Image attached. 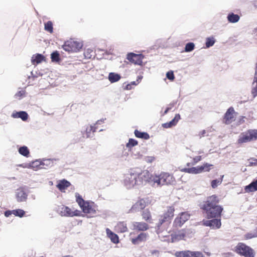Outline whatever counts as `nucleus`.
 Masks as SVG:
<instances>
[{
	"instance_id": "obj_24",
	"label": "nucleus",
	"mask_w": 257,
	"mask_h": 257,
	"mask_svg": "<svg viewBox=\"0 0 257 257\" xmlns=\"http://www.w3.org/2000/svg\"><path fill=\"white\" fill-rule=\"evenodd\" d=\"M107 236L109 237L111 241L114 243H118L119 242L118 236L117 234L113 233L109 228L106 229Z\"/></svg>"
},
{
	"instance_id": "obj_57",
	"label": "nucleus",
	"mask_w": 257,
	"mask_h": 257,
	"mask_svg": "<svg viewBox=\"0 0 257 257\" xmlns=\"http://www.w3.org/2000/svg\"><path fill=\"white\" fill-rule=\"evenodd\" d=\"M63 257H73V256L71 255H67L64 256Z\"/></svg>"
},
{
	"instance_id": "obj_14",
	"label": "nucleus",
	"mask_w": 257,
	"mask_h": 257,
	"mask_svg": "<svg viewBox=\"0 0 257 257\" xmlns=\"http://www.w3.org/2000/svg\"><path fill=\"white\" fill-rule=\"evenodd\" d=\"M126 58L132 63L141 65L143 63V59L144 58V56L142 54L130 53L127 54Z\"/></svg>"
},
{
	"instance_id": "obj_23",
	"label": "nucleus",
	"mask_w": 257,
	"mask_h": 257,
	"mask_svg": "<svg viewBox=\"0 0 257 257\" xmlns=\"http://www.w3.org/2000/svg\"><path fill=\"white\" fill-rule=\"evenodd\" d=\"M11 116L14 118H20L23 121L27 120L28 117V113L24 111H21L19 112L14 111L13 112Z\"/></svg>"
},
{
	"instance_id": "obj_44",
	"label": "nucleus",
	"mask_w": 257,
	"mask_h": 257,
	"mask_svg": "<svg viewBox=\"0 0 257 257\" xmlns=\"http://www.w3.org/2000/svg\"><path fill=\"white\" fill-rule=\"evenodd\" d=\"M249 164L248 166H257V159L251 158L248 160Z\"/></svg>"
},
{
	"instance_id": "obj_47",
	"label": "nucleus",
	"mask_w": 257,
	"mask_h": 257,
	"mask_svg": "<svg viewBox=\"0 0 257 257\" xmlns=\"http://www.w3.org/2000/svg\"><path fill=\"white\" fill-rule=\"evenodd\" d=\"M145 160L147 163H151L155 160V158L153 156H147L145 157Z\"/></svg>"
},
{
	"instance_id": "obj_50",
	"label": "nucleus",
	"mask_w": 257,
	"mask_h": 257,
	"mask_svg": "<svg viewBox=\"0 0 257 257\" xmlns=\"http://www.w3.org/2000/svg\"><path fill=\"white\" fill-rule=\"evenodd\" d=\"M254 80H257V63H256L255 70V74L254 77Z\"/></svg>"
},
{
	"instance_id": "obj_22",
	"label": "nucleus",
	"mask_w": 257,
	"mask_h": 257,
	"mask_svg": "<svg viewBox=\"0 0 257 257\" xmlns=\"http://www.w3.org/2000/svg\"><path fill=\"white\" fill-rule=\"evenodd\" d=\"M114 230L118 233H123L127 231L126 223L124 221L119 222L114 227Z\"/></svg>"
},
{
	"instance_id": "obj_30",
	"label": "nucleus",
	"mask_w": 257,
	"mask_h": 257,
	"mask_svg": "<svg viewBox=\"0 0 257 257\" xmlns=\"http://www.w3.org/2000/svg\"><path fill=\"white\" fill-rule=\"evenodd\" d=\"M135 136L138 138L143 139L144 140H148L150 138L149 135L146 132H141L137 130L134 132Z\"/></svg>"
},
{
	"instance_id": "obj_45",
	"label": "nucleus",
	"mask_w": 257,
	"mask_h": 257,
	"mask_svg": "<svg viewBox=\"0 0 257 257\" xmlns=\"http://www.w3.org/2000/svg\"><path fill=\"white\" fill-rule=\"evenodd\" d=\"M221 183V181H219L218 180H213L211 181V187L213 188H215L217 187L218 184H220Z\"/></svg>"
},
{
	"instance_id": "obj_38",
	"label": "nucleus",
	"mask_w": 257,
	"mask_h": 257,
	"mask_svg": "<svg viewBox=\"0 0 257 257\" xmlns=\"http://www.w3.org/2000/svg\"><path fill=\"white\" fill-rule=\"evenodd\" d=\"M51 60L53 62H58L60 60V55L57 51L53 52L51 55Z\"/></svg>"
},
{
	"instance_id": "obj_51",
	"label": "nucleus",
	"mask_w": 257,
	"mask_h": 257,
	"mask_svg": "<svg viewBox=\"0 0 257 257\" xmlns=\"http://www.w3.org/2000/svg\"><path fill=\"white\" fill-rule=\"evenodd\" d=\"M132 88V84H128L125 86V89L127 90H131Z\"/></svg>"
},
{
	"instance_id": "obj_46",
	"label": "nucleus",
	"mask_w": 257,
	"mask_h": 257,
	"mask_svg": "<svg viewBox=\"0 0 257 257\" xmlns=\"http://www.w3.org/2000/svg\"><path fill=\"white\" fill-rule=\"evenodd\" d=\"M25 94V92L24 90H21L18 92L16 94L15 96L16 98H18V99H21Z\"/></svg>"
},
{
	"instance_id": "obj_48",
	"label": "nucleus",
	"mask_w": 257,
	"mask_h": 257,
	"mask_svg": "<svg viewBox=\"0 0 257 257\" xmlns=\"http://www.w3.org/2000/svg\"><path fill=\"white\" fill-rule=\"evenodd\" d=\"M185 236V233L184 232H181L176 235V238L179 239H184V238Z\"/></svg>"
},
{
	"instance_id": "obj_12",
	"label": "nucleus",
	"mask_w": 257,
	"mask_h": 257,
	"mask_svg": "<svg viewBox=\"0 0 257 257\" xmlns=\"http://www.w3.org/2000/svg\"><path fill=\"white\" fill-rule=\"evenodd\" d=\"M174 255L176 257H204L203 253L200 251L189 250L176 251Z\"/></svg>"
},
{
	"instance_id": "obj_27",
	"label": "nucleus",
	"mask_w": 257,
	"mask_h": 257,
	"mask_svg": "<svg viewBox=\"0 0 257 257\" xmlns=\"http://www.w3.org/2000/svg\"><path fill=\"white\" fill-rule=\"evenodd\" d=\"M97 123L94 124L93 125H90L88 126L85 131L86 136L87 138H91L94 136V133L96 131L97 129Z\"/></svg>"
},
{
	"instance_id": "obj_52",
	"label": "nucleus",
	"mask_w": 257,
	"mask_h": 257,
	"mask_svg": "<svg viewBox=\"0 0 257 257\" xmlns=\"http://www.w3.org/2000/svg\"><path fill=\"white\" fill-rule=\"evenodd\" d=\"M171 107H168L166 108V110H165L164 111V114H166L168 113V112L171 109Z\"/></svg>"
},
{
	"instance_id": "obj_54",
	"label": "nucleus",
	"mask_w": 257,
	"mask_h": 257,
	"mask_svg": "<svg viewBox=\"0 0 257 257\" xmlns=\"http://www.w3.org/2000/svg\"><path fill=\"white\" fill-rule=\"evenodd\" d=\"M139 82L137 83L136 81H133L130 84H132V85H137Z\"/></svg>"
},
{
	"instance_id": "obj_31",
	"label": "nucleus",
	"mask_w": 257,
	"mask_h": 257,
	"mask_svg": "<svg viewBox=\"0 0 257 257\" xmlns=\"http://www.w3.org/2000/svg\"><path fill=\"white\" fill-rule=\"evenodd\" d=\"M19 153L22 156L25 157H29L30 156V151L27 147L23 146L19 148L18 150Z\"/></svg>"
},
{
	"instance_id": "obj_11",
	"label": "nucleus",
	"mask_w": 257,
	"mask_h": 257,
	"mask_svg": "<svg viewBox=\"0 0 257 257\" xmlns=\"http://www.w3.org/2000/svg\"><path fill=\"white\" fill-rule=\"evenodd\" d=\"M189 218L190 214L187 212H184L180 213L174 220L173 227L175 228L181 227L183 224L189 219Z\"/></svg>"
},
{
	"instance_id": "obj_10",
	"label": "nucleus",
	"mask_w": 257,
	"mask_h": 257,
	"mask_svg": "<svg viewBox=\"0 0 257 257\" xmlns=\"http://www.w3.org/2000/svg\"><path fill=\"white\" fill-rule=\"evenodd\" d=\"M81 43L73 40H70L65 42L63 46V49L68 52H77L82 48Z\"/></svg>"
},
{
	"instance_id": "obj_56",
	"label": "nucleus",
	"mask_w": 257,
	"mask_h": 257,
	"mask_svg": "<svg viewBox=\"0 0 257 257\" xmlns=\"http://www.w3.org/2000/svg\"><path fill=\"white\" fill-rule=\"evenodd\" d=\"M205 133H206V132H205V130H203V131L202 132V135H203L204 134H205Z\"/></svg>"
},
{
	"instance_id": "obj_39",
	"label": "nucleus",
	"mask_w": 257,
	"mask_h": 257,
	"mask_svg": "<svg viewBox=\"0 0 257 257\" xmlns=\"http://www.w3.org/2000/svg\"><path fill=\"white\" fill-rule=\"evenodd\" d=\"M195 45L193 43L190 42L187 43L185 47V51L188 52L193 51L194 49Z\"/></svg>"
},
{
	"instance_id": "obj_8",
	"label": "nucleus",
	"mask_w": 257,
	"mask_h": 257,
	"mask_svg": "<svg viewBox=\"0 0 257 257\" xmlns=\"http://www.w3.org/2000/svg\"><path fill=\"white\" fill-rule=\"evenodd\" d=\"M235 251L238 254L244 257H253L254 256L253 250L245 243L239 242L235 248Z\"/></svg>"
},
{
	"instance_id": "obj_15",
	"label": "nucleus",
	"mask_w": 257,
	"mask_h": 257,
	"mask_svg": "<svg viewBox=\"0 0 257 257\" xmlns=\"http://www.w3.org/2000/svg\"><path fill=\"white\" fill-rule=\"evenodd\" d=\"M134 232H131L130 234V240L133 244H138L142 242L146 241L147 238L148 236V234L147 233L141 232L137 236L133 237L132 236L134 234Z\"/></svg>"
},
{
	"instance_id": "obj_28",
	"label": "nucleus",
	"mask_w": 257,
	"mask_h": 257,
	"mask_svg": "<svg viewBox=\"0 0 257 257\" xmlns=\"http://www.w3.org/2000/svg\"><path fill=\"white\" fill-rule=\"evenodd\" d=\"M71 185L70 183L63 179L62 180L60 181L58 184L57 185V187L61 191H63V190L66 189Z\"/></svg>"
},
{
	"instance_id": "obj_25",
	"label": "nucleus",
	"mask_w": 257,
	"mask_h": 257,
	"mask_svg": "<svg viewBox=\"0 0 257 257\" xmlns=\"http://www.w3.org/2000/svg\"><path fill=\"white\" fill-rule=\"evenodd\" d=\"M244 191L246 193L253 192L257 191V179L252 181L248 185L244 187Z\"/></svg>"
},
{
	"instance_id": "obj_1",
	"label": "nucleus",
	"mask_w": 257,
	"mask_h": 257,
	"mask_svg": "<svg viewBox=\"0 0 257 257\" xmlns=\"http://www.w3.org/2000/svg\"><path fill=\"white\" fill-rule=\"evenodd\" d=\"M151 176L148 170L142 171L138 168L132 169L124 174L123 182L127 188L131 189L135 186L141 185L149 182Z\"/></svg>"
},
{
	"instance_id": "obj_55",
	"label": "nucleus",
	"mask_w": 257,
	"mask_h": 257,
	"mask_svg": "<svg viewBox=\"0 0 257 257\" xmlns=\"http://www.w3.org/2000/svg\"><path fill=\"white\" fill-rule=\"evenodd\" d=\"M254 6L255 7H256L257 8V0H255L254 1Z\"/></svg>"
},
{
	"instance_id": "obj_17",
	"label": "nucleus",
	"mask_w": 257,
	"mask_h": 257,
	"mask_svg": "<svg viewBox=\"0 0 257 257\" xmlns=\"http://www.w3.org/2000/svg\"><path fill=\"white\" fill-rule=\"evenodd\" d=\"M211 220L203 221V224L206 226H209L212 229H218L221 226L220 218H213Z\"/></svg>"
},
{
	"instance_id": "obj_26",
	"label": "nucleus",
	"mask_w": 257,
	"mask_h": 257,
	"mask_svg": "<svg viewBox=\"0 0 257 257\" xmlns=\"http://www.w3.org/2000/svg\"><path fill=\"white\" fill-rule=\"evenodd\" d=\"M45 59V58L43 55L40 54H37L32 56L31 59V62L33 65H37L39 63H40L42 61H44Z\"/></svg>"
},
{
	"instance_id": "obj_5",
	"label": "nucleus",
	"mask_w": 257,
	"mask_h": 257,
	"mask_svg": "<svg viewBox=\"0 0 257 257\" xmlns=\"http://www.w3.org/2000/svg\"><path fill=\"white\" fill-rule=\"evenodd\" d=\"M257 140V130L250 129L239 135L237 144L242 145Z\"/></svg>"
},
{
	"instance_id": "obj_6",
	"label": "nucleus",
	"mask_w": 257,
	"mask_h": 257,
	"mask_svg": "<svg viewBox=\"0 0 257 257\" xmlns=\"http://www.w3.org/2000/svg\"><path fill=\"white\" fill-rule=\"evenodd\" d=\"M153 181L159 185L172 184L175 182L173 175L167 172H162L159 176H156Z\"/></svg>"
},
{
	"instance_id": "obj_13",
	"label": "nucleus",
	"mask_w": 257,
	"mask_h": 257,
	"mask_svg": "<svg viewBox=\"0 0 257 257\" xmlns=\"http://www.w3.org/2000/svg\"><path fill=\"white\" fill-rule=\"evenodd\" d=\"M237 114L232 107H229L224 114L223 121L226 124H229L235 120V116Z\"/></svg>"
},
{
	"instance_id": "obj_53",
	"label": "nucleus",
	"mask_w": 257,
	"mask_h": 257,
	"mask_svg": "<svg viewBox=\"0 0 257 257\" xmlns=\"http://www.w3.org/2000/svg\"><path fill=\"white\" fill-rule=\"evenodd\" d=\"M244 118H245L244 116H242L241 117V118H240V120L239 121V124H241V123H242L244 122Z\"/></svg>"
},
{
	"instance_id": "obj_43",
	"label": "nucleus",
	"mask_w": 257,
	"mask_h": 257,
	"mask_svg": "<svg viewBox=\"0 0 257 257\" xmlns=\"http://www.w3.org/2000/svg\"><path fill=\"white\" fill-rule=\"evenodd\" d=\"M254 237H257L254 232L253 233H247L244 235V238L245 239H249Z\"/></svg>"
},
{
	"instance_id": "obj_37",
	"label": "nucleus",
	"mask_w": 257,
	"mask_h": 257,
	"mask_svg": "<svg viewBox=\"0 0 257 257\" xmlns=\"http://www.w3.org/2000/svg\"><path fill=\"white\" fill-rule=\"evenodd\" d=\"M13 212L14 215L20 217H22L25 214V211L20 209L13 210Z\"/></svg>"
},
{
	"instance_id": "obj_19",
	"label": "nucleus",
	"mask_w": 257,
	"mask_h": 257,
	"mask_svg": "<svg viewBox=\"0 0 257 257\" xmlns=\"http://www.w3.org/2000/svg\"><path fill=\"white\" fill-rule=\"evenodd\" d=\"M27 194L23 188H20L17 190L16 197L18 202H24L27 199Z\"/></svg>"
},
{
	"instance_id": "obj_16",
	"label": "nucleus",
	"mask_w": 257,
	"mask_h": 257,
	"mask_svg": "<svg viewBox=\"0 0 257 257\" xmlns=\"http://www.w3.org/2000/svg\"><path fill=\"white\" fill-rule=\"evenodd\" d=\"M148 204V202L144 199H140L132 206L130 211L132 212H135L142 210H143Z\"/></svg>"
},
{
	"instance_id": "obj_35",
	"label": "nucleus",
	"mask_w": 257,
	"mask_h": 257,
	"mask_svg": "<svg viewBox=\"0 0 257 257\" xmlns=\"http://www.w3.org/2000/svg\"><path fill=\"white\" fill-rule=\"evenodd\" d=\"M84 56L86 59H90L94 57V52L92 49H87L84 52Z\"/></svg>"
},
{
	"instance_id": "obj_21",
	"label": "nucleus",
	"mask_w": 257,
	"mask_h": 257,
	"mask_svg": "<svg viewBox=\"0 0 257 257\" xmlns=\"http://www.w3.org/2000/svg\"><path fill=\"white\" fill-rule=\"evenodd\" d=\"M181 117L180 115L179 114H176L174 117V118L170 122H166L165 123H163L162 124V126L164 128H170L173 126H175L179 120L180 119Z\"/></svg>"
},
{
	"instance_id": "obj_40",
	"label": "nucleus",
	"mask_w": 257,
	"mask_h": 257,
	"mask_svg": "<svg viewBox=\"0 0 257 257\" xmlns=\"http://www.w3.org/2000/svg\"><path fill=\"white\" fill-rule=\"evenodd\" d=\"M251 93L253 96L255 97L257 96V80H254L252 83V88L251 90Z\"/></svg>"
},
{
	"instance_id": "obj_42",
	"label": "nucleus",
	"mask_w": 257,
	"mask_h": 257,
	"mask_svg": "<svg viewBox=\"0 0 257 257\" xmlns=\"http://www.w3.org/2000/svg\"><path fill=\"white\" fill-rule=\"evenodd\" d=\"M166 77L168 79L170 80L171 81H173L175 79L173 71H168L166 74Z\"/></svg>"
},
{
	"instance_id": "obj_9",
	"label": "nucleus",
	"mask_w": 257,
	"mask_h": 257,
	"mask_svg": "<svg viewBox=\"0 0 257 257\" xmlns=\"http://www.w3.org/2000/svg\"><path fill=\"white\" fill-rule=\"evenodd\" d=\"M58 211L61 216L66 217L79 216L81 214L79 210H75L72 211L71 208L64 205L59 207Z\"/></svg>"
},
{
	"instance_id": "obj_32",
	"label": "nucleus",
	"mask_w": 257,
	"mask_h": 257,
	"mask_svg": "<svg viewBox=\"0 0 257 257\" xmlns=\"http://www.w3.org/2000/svg\"><path fill=\"white\" fill-rule=\"evenodd\" d=\"M239 16L233 13L229 14L227 16V20L230 23H234L237 22L239 20Z\"/></svg>"
},
{
	"instance_id": "obj_58",
	"label": "nucleus",
	"mask_w": 257,
	"mask_h": 257,
	"mask_svg": "<svg viewBox=\"0 0 257 257\" xmlns=\"http://www.w3.org/2000/svg\"><path fill=\"white\" fill-rule=\"evenodd\" d=\"M253 257H254V256H253Z\"/></svg>"
},
{
	"instance_id": "obj_34",
	"label": "nucleus",
	"mask_w": 257,
	"mask_h": 257,
	"mask_svg": "<svg viewBox=\"0 0 257 257\" xmlns=\"http://www.w3.org/2000/svg\"><path fill=\"white\" fill-rule=\"evenodd\" d=\"M202 160L201 156H196L193 158V162L191 163H187L186 166L188 168H190L191 166H194Z\"/></svg>"
},
{
	"instance_id": "obj_2",
	"label": "nucleus",
	"mask_w": 257,
	"mask_h": 257,
	"mask_svg": "<svg viewBox=\"0 0 257 257\" xmlns=\"http://www.w3.org/2000/svg\"><path fill=\"white\" fill-rule=\"evenodd\" d=\"M219 202V199L216 195L207 197L204 201L201 208L205 211L208 219L221 217L223 208L218 205Z\"/></svg>"
},
{
	"instance_id": "obj_33",
	"label": "nucleus",
	"mask_w": 257,
	"mask_h": 257,
	"mask_svg": "<svg viewBox=\"0 0 257 257\" xmlns=\"http://www.w3.org/2000/svg\"><path fill=\"white\" fill-rule=\"evenodd\" d=\"M44 29L46 31L50 34L53 33V23L49 21L44 24Z\"/></svg>"
},
{
	"instance_id": "obj_3",
	"label": "nucleus",
	"mask_w": 257,
	"mask_h": 257,
	"mask_svg": "<svg viewBox=\"0 0 257 257\" xmlns=\"http://www.w3.org/2000/svg\"><path fill=\"white\" fill-rule=\"evenodd\" d=\"M76 202L81 207L82 211L87 214H89V217H94L96 213V207L93 202L85 201L78 195L76 196Z\"/></svg>"
},
{
	"instance_id": "obj_41",
	"label": "nucleus",
	"mask_w": 257,
	"mask_h": 257,
	"mask_svg": "<svg viewBox=\"0 0 257 257\" xmlns=\"http://www.w3.org/2000/svg\"><path fill=\"white\" fill-rule=\"evenodd\" d=\"M215 43V40L213 38H208L206 39V47L207 48H209L214 45Z\"/></svg>"
},
{
	"instance_id": "obj_18",
	"label": "nucleus",
	"mask_w": 257,
	"mask_h": 257,
	"mask_svg": "<svg viewBox=\"0 0 257 257\" xmlns=\"http://www.w3.org/2000/svg\"><path fill=\"white\" fill-rule=\"evenodd\" d=\"M133 230L138 231H145L149 229V225L144 222H134L133 223Z\"/></svg>"
},
{
	"instance_id": "obj_4",
	"label": "nucleus",
	"mask_w": 257,
	"mask_h": 257,
	"mask_svg": "<svg viewBox=\"0 0 257 257\" xmlns=\"http://www.w3.org/2000/svg\"><path fill=\"white\" fill-rule=\"evenodd\" d=\"M175 209L173 205L168 206L166 207V210L164 211V213L160 215L157 223V229L159 230L161 225L166 223L170 224L174 216V212Z\"/></svg>"
},
{
	"instance_id": "obj_49",
	"label": "nucleus",
	"mask_w": 257,
	"mask_h": 257,
	"mask_svg": "<svg viewBox=\"0 0 257 257\" xmlns=\"http://www.w3.org/2000/svg\"><path fill=\"white\" fill-rule=\"evenodd\" d=\"M12 214H13V210H12V211L8 210V211H5V215L6 217H9L10 215H11Z\"/></svg>"
},
{
	"instance_id": "obj_36",
	"label": "nucleus",
	"mask_w": 257,
	"mask_h": 257,
	"mask_svg": "<svg viewBox=\"0 0 257 257\" xmlns=\"http://www.w3.org/2000/svg\"><path fill=\"white\" fill-rule=\"evenodd\" d=\"M138 144V142L137 140L133 139H130L126 146L127 148L131 149L133 147L137 146Z\"/></svg>"
},
{
	"instance_id": "obj_29",
	"label": "nucleus",
	"mask_w": 257,
	"mask_h": 257,
	"mask_svg": "<svg viewBox=\"0 0 257 257\" xmlns=\"http://www.w3.org/2000/svg\"><path fill=\"white\" fill-rule=\"evenodd\" d=\"M121 78V76L119 74L110 72L108 75V80L111 83H114L119 81Z\"/></svg>"
},
{
	"instance_id": "obj_20",
	"label": "nucleus",
	"mask_w": 257,
	"mask_h": 257,
	"mask_svg": "<svg viewBox=\"0 0 257 257\" xmlns=\"http://www.w3.org/2000/svg\"><path fill=\"white\" fill-rule=\"evenodd\" d=\"M141 215L143 219L149 223H153L152 213L149 209H144L142 211Z\"/></svg>"
},
{
	"instance_id": "obj_7",
	"label": "nucleus",
	"mask_w": 257,
	"mask_h": 257,
	"mask_svg": "<svg viewBox=\"0 0 257 257\" xmlns=\"http://www.w3.org/2000/svg\"><path fill=\"white\" fill-rule=\"evenodd\" d=\"M213 165L212 164L205 163L201 166L182 169L181 171L189 174H197L203 172H209L213 168Z\"/></svg>"
}]
</instances>
